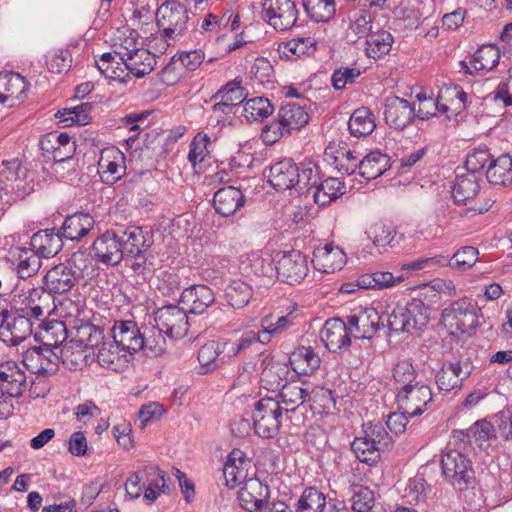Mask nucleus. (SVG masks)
<instances>
[{
    "label": "nucleus",
    "mask_w": 512,
    "mask_h": 512,
    "mask_svg": "<svg viewBox=\"0 0 512 512\" xmlns=\"http://www.w3.org/2000/svg\"><path fill=\"white\" fill-rule=\"evenodd\" d=\"M481 177L473 173L457 174L452 186V197L456 204H466L473 199L480 190Z\"/></svg>",
    "instance_id": "473e14b6"
},
{
    "label": "nucleus",
    "mask_w": 512,
    "mask_h": 512,
    "mask_svg": "<svg viewBox=\"0 0 512 512\" xmlns=\"http://www.w3.org/2000/svg\"><path fill=\"white\" fill-rule=\"evenodd\" d=\"M78 281V275L75 270L66 264H58L49 269L44 276L45 286L49 295L64 294L70 291Z\"/></svg>",
    "instance_id": "4be33fe9"
},
{
    "label": "nucleus",
    "mask_w": 512,
    "mask_h": 512,
    "mask_svg": "<svg viewBox=\"0 0 512 512\" xmlns=\"http://www.w3.org/2000/svg\"><path fill=\"white\" fill-rule=\"evenodd\" d=\"M396 228L389 223L378 221L372 224L366 234L376 247L388 246L396 236Z\"/></svg>",
    "instance_id": "4d7b16f0"
},
{
    "label": "nucleus",
    "mask_w": 512,
    "mask_h": 512,
    "mask_svg": "<svg viewBox=\"0 0 512 512\" xmlns=\"http://www.w3.org/2000/svg\"><path fill=\"white\" fill-rule=\"evenodd\" d=\"M28 169L21 160H3L0 165V200L11 203L23 199L32 188L27 183Z\"/></svg>",
    "instance_id": "20e7f679"
},
{
    "label": "nucleus",
    "mask_w": 512,
    "mask_h": 512,
    "mask_svg": "<svg viewBox=\"0 0 512 512\" xmlns=\"http://www.w3.org/2000/svg\"><path fill=\"white\" fill-rule=\"evenodd\" d=\"M39 328L40 331L35 333V340L43 345L28 348L23 354L26 362L33 359L34 354L40 357L43 352L52 353V348H58L67 338V329L63 321H43Z\"/></svg>",
    "instance_id": "9b49d317"
},
{
    "label": "nucleus",
    "mask_w": 512,
    "mask_h": 512,
    "mask_svg": "<svg viewBox=\"0 0 512 512\" xmlns=\"http://www.w3.org/2000/svg\"><path fill=\"white\" fill-rule=\"evenodd\" d=\"M180 302L189 307L190 313L202 314L215 302V296L207 285H192L183 290Z\"/></svg>",
    "instance_id": "cd10ccee"
},
{
    "label": "nucleus",
    "mask_w": 512,
    "mask_h": 512,
    "mask_svg": "<svg viewBox=\"0 0 512 512\" xmlns=\"http://www.w3.org/2000/svg\"><path fill=\"white\" fill-rule=\"evenodd\" d=\"M376 127L374 114L367 107L356 109L348 121L351 135L361 138L370 135Z\"/></svg>",
    "instance_id": "a19ab883"
},
{
    "label": "nucleus",
    "mask_w": 512,
    "mask_h": 512,
    "mask_svg": "<svg viewBox=\"0 0 512 512\" xmlns=\"http://www.w3.org/2000/svg\"><path fill=\"white\" fill-rule=\"evenodd\" d=\"M124 155L119 150H105L101 152L98 167L101 179L106 184H114L123 175L125 167Z\"/></svg>",
    "instance_id": "c756f323"
},
{
    "label": "nucleus",
    "mask_w": 512,
    "mask_h": 512,
    "mask_svg": "<svg viewBox=\"0 0 512 512\" xmlns=\"http://www.w3.org/2000/svg\"><path fill=\"white\" fill-rule=\"evenodd\" d=\"M41 267L40 256L30 249L22 248L17 265L18 278L27 279L35 275Z\"/></svg>",
    "instance_id": "13d9d810"
},
{
    "label": "nucleus",
    "mask_w": 512,
    "mask_h": 512,
    "mask_svg": "<svg viewBox=\"0 0 512 512\" xmlns=\"http://www.w3.org/2000/svg\"><path fill=\"white\" fill-rule=\"evenodd\" d=\"M393 378L402 387L412 386L417 382V372L414 365L408 360L399 361L393 368Z\"/></svg>",
    "instance_id": "774afa93"
},
{
    "label": "nucleus",
    "mask_w": 512,
    "mask_h": 512,
    "mask_svg": "<svg viewBox=\"0 0 512 512\" xmlns=\"http://www.w3.org/2000/svg\"><path fill=\"white\" fill-rule=\"evenodd\" d=\"M31 250L40 257H53L63 246V239L56 228L39 230L34 233L30 241Z\"/></svg>",
    "instance_id": "bb28decb"
},
{
    "label": "nucleus",
    "mask_w": 512,
    "mask_h": 512,
    "mask_svg": "<svg viewBox=\"0 0 512 512\" xmlns=\"http://www.w3.org/2000/svg\"><path fill=\"white\" fill-rule=\"evenodd\" d=\"M115 52H105L101 55L100 60L96 61L97 68L106 77L126 83L130 78L129 73H125L122 61L116 60Z\"/></svg>",
    "instance_id": "a18cd8bd"
},
{
    "label": "nucleus",
    "mask_w": 512,
    "mask_h": 512,
    "mask_svg": "<svg viewBox=\"0 0 512 512\" xmlns=\"http://www.w3.org/2000/svg\"><path fill=\"white\" fill-rule=\"evenodd\" d=\"M270 488L258 478L245 480L238 492L240 506L249 512H258L268 504Z\"/></svg>",
    "instance_id": "f3484780"
},
{
    "label": "nucleus",
    "mask_w": 512,
    "mask_h": 512,
    "mask_svg": "<svg viewBox=\"0 0 512 512\" xmlns=\"http://www.w3.org/2000/svg\"><path fill=\"white\" fill-rule=\"evenodd\" d=\"M351 333L347 321L330 318L320 330V339L330 352L337 353L350 347Z\"/></svg>",
    "instance_id": "dca6fc26"
},
{
    "label": "nucleus",
    "mask_w": 512,
    "mask_h": 512,
    "mask_svg": "<svg viewBox=\"0 0 512 512\" xmlns=\"http://www.w3.org/2000/svg\"><path fill=\"white\" fill-rule=\"evenodd\" d=\"M389 168L390 157L378 150L370 152L358 163L359 175L367 180L378 178Z\"/></svg>",
    "instance_id": "2f4dec72"
},
{
    "label": "nucleus",
    "mask_w": 512,
    "mask_h": 512,
    "mask_svg": "<svg viewBox=\"0 0 512 512\" xmlns=\"http://www.w3.org/2000/svg\"><path fill=\"white\" fill-rule=\"evenodd\" d=\"M227 348V342L209 341L205 343L198 351V361L202 373H208L219 366V356Z\"/></svg>",
    "instance_id": "37998d69"
},
{
    "label": "nucleus",
    "mask_w": 512,
    "mask_h": 512,
    "mask_svg": "<svg viewBox=\"0 0 512 512\" xmlns=\"http://www.w3.org/2000/svg\"><path fill=\"white\" fill-rule=\"evenodd\" d=\"M155 324L169 338H181L188 331L186 311L177 305H166L155 312Z\"/></svg>",
    "instance_id": "ddd939ff"
},
{
    "label": "nucleus",
    "mask_w": 512,
    "mask_h": 512,
    "mask_svg": "<svg viewBox=\"0 0 512 512\" xmlns=\"http://www.w3.org/2000/svg\"><path fill=\"white\" fill-rule=\"evenodd\" d=\"M32 327L33 322L19 309L0 312V341L9 346H17L26 340L32 333Z\"/></svg>",
    "instance_id": "1a4fd4ad"
},
{
    "label": "nucleus",
    "mask_w": 512,
    "mask_h": 512,
    "mask_svg": "<svg viewBox=\"0 0 512 512\" xmlns=\"http://www.w3.org/2000/svg\"><path fill=\"white\" fill-rule=\"evenodd\" d=\"M500 51L495 44H485L472 56L471 64L476 71H490L499 63Z\"/></svg>",
    "instance_id": "8fccbe9b"
},
{
    "label": "nucleus",
    "mask_w": 512,
    "mask_h": 512,
    "mask_svg": "<svg viewBox=\"0 0 512 512\" xmlns=\"http://www.w3.org/2000/svg\"><path fill=\"white\" fill-rule=\"evenodd\" d=\"M492 156L487 147L474 149L466 157L465 168L468 173L477 175L490 163Z\"/></svg>",
    "instance_id": "680f3d73"
},
{
    "label": "nucleus",
    "mask_w": 512,
    "mask_h": 512,
    "mask_svg": "<svg viewBox=\"0 0 512 512\" xmlns=\"http://www.w3.org/2000/svg\"><path fill=\"white\" fill-rule=\"evenodd\" d=\"M486 179L493 185L512 184V157L503 154L496 159L492 158L487 166Z\"/></svg>",
    "instance_id": "c9c22d12"
},
{
    "label": "nucleus",
    "mask_w": 512,
    "mask_h": 512,
    "mask_svg": "<svg viewBox=\"0 0 512 512\" xmlns=\"http://www.w3.org/2000/svg\"><path fill=\"white\" fill-rule=\"evenodd\" d=\"M444 479L459 491L472 488L475 472L471 460L458 450H449L441 458Z\"/></svg>",
    "instance_id": "39448f33"
},
{
    "label": "nucleus",
    "mask_w": 512,
    "mask_h": 512,
    "mask_svg": "<svg viewBox=\"0 0 512 512\" xmlns=\"http://www.w3.org/2000/svg\"><path fill=\"white\" fill-rule=\"evenodd\" d=\"M312 263L318 271L334 273L345 266L346 255L339 247L326 244L314 250Z\"/></svg>",
    "instance_id": "5701e85b"
},
{
    "label": "nucleus",
    "mask_w": 512,
    "mask_h": 512,
    "mask_svg": "<svg viewBox=\"0 0 512 512\" xmlns=\"http://www.w3.org/2000/svg\"><path fill=\"white\" fill-rule=\"evenodd\" d=\"M273 109L267 98L255 97L245 102L243 112L247 120L262 121L272 114Z\"/></svg>",
    "instance_id": "bf43d9fd"
},
{
    "label": "nucleus",
    "mask_w": 512,
    "mask_h": 512,
    "mask_svg": "<svg viewBox=\"0 0 512 512\" xmlns=\"http://www.w3.org/2000/svg\"><path fill=\"white\" fill-rule=\"evenodd\" d=\"M94 225L95 220L89 213L77 212L65 218L59 232L63 240L80 241Z\"/></svg>",
    "instance_id": "b1692460"
},
{
    "label": "nucleus",
    "mask_w": 512,
    "mask_h": 512,
    "mask_svg": "<svg viewBox=\"0 0 512 512\" xmlns=\"http://www.w3.org/2000/svg\"><path fill=\"white\" fill-rule=\"evenodd\" d=\"M478 249L473 246H464L460 248L449 259L447 265L452 269L466 271L470 269L478 260Z\"/></svg>",
    "instance_id": "052dcab7"
},
{
    "label": "nucleus",
    "mask_w": 512,
    "mask_h": 512,
    "mask_svg": "<svg viewBox=\"0 0 512 512\" xmlns=\"http://www.w3.org/2000/svg\"><path fill=\"white\" fill-rule=\"evenodd\" d=\"M307 15L315 22H327L335 15V0H303Z\"/></svg>",
    "instance_id": "864d4df0"
},
{
    "label": "nucleus",
    "mask_w": 512,
    "mask_h": 512,
    "mask_svg": "<svg viewBox=\"0 0 512 512\" xmlns=\"http://www.w3.org/2000/svg\"><path fill=\"white\" fill-rule=\"evenodd\" d=\"M92 251L95 259L105 265L116 266L125 257L117 227L107 230L104 234L96 238L92 244Z\"/></svg>",
    "instance_id": "2eb2a0df"
},
{
    "label": "nucleus",
    "mask_w": 512,
    "mask_h": 512,
    "mask_svg": "<svg viewBox=\"0 0 512 512\" xmlns=\"http://www.w3.org/2000/svg\"><path fill=\"white\" fill-rule=\"evenodd\" d=\"M274 262L278 279L289 285L301 283L309 271L307 257L299 250L278 252Z\"/></svg>",
    "instance_id": "6e6552de"
},
{
    "label": "nucleus",
    "mask_w": 512,
    "mask_h": 512,
    "mask_svg": "<svg viewBox=\"0 0 512 512\" xmlns=\"http://www.w3.org/2000/svg\"><path fill=\"white\" fill-rule=\"evenodd\" d=\"M278 116L281 119L282 129L289 133L301 129L309 120L308 113L304 108L295 103L282 105L278 111Z\"/></svg>",
    "instance_id": "4c0bfd02"
},
{
    "label": "nucleus",
    "mask_w": 512,
    "mask_h": 512,
    "mask_svg": "<svg viewBox=\"0 0 512 512\" xmlns=\"http://www.w3.org/2000/svg\"><path fill=\"white\" fill-rule=\"evenodd\" d=\"M26 384L25 372L15 363L0 365V389L9 397H18Z\"/></svg>",
    "instance_id": "7c9ffc66"
},
{
    "label": "nucleus",
    "mask_w": 512,
    "mask_h": 512,
    "mask_svg": "<svg viewBox=\"0 0 512 512\" xmlns=\"http://www.w3.org/2000/svg\"><path fill=\"white\" fill-rule=\"evenodd\" d=\"M241 84L242 80L240 78L227 82L212 95L211 100H217L219 97H222L231 108L240 105L248 96V92Z\"/></svg>",
    "instance_id": "3c124183"
},
{
    "label": "nucleus",
    "mask_w": 512,
    "mask_h": 512,
    "mask_svg": "<svg viewBox=\"0 0 512 512\" xmlns=\"http://www.w3.org/2000/svg\"><path fill=\"white\" fill-rule=\"evenodd\" d=\"M118 235L124 256L137 255L146 252L151 244L147 239V233L139 226H117Z\"/></svg>",
    "instance_id": "a878e982"
},
{
    "label": "nucleus",
    "mask_w": 512,
    "mask_h": 512,
    "mask_svg": "<svg viewBox=\"0 0 512 512\" xmlns=\"http://www.w3.org/2000/svg\"><path fill=\"white\" fill-rule=\"evenodd\" d=\"M380 316L375 308H360L347 317V324L357 333L356 338L371 339L379 330Z\"/></svg>",
    "instance_id": "412c9836"
},
{
    "label": "nucleus",
    "mask_w": 512,
    "mask_h": 512,
    "mask_svg": "<svg viewBox=\"0 0 512 512\" xmlns=\"http://www.w3.org/2000/svg\"><path fill=\"white\" fill-rule=\"evenodd\" d=\"M92 108V103H81L76 107L64 109L63 112L58 111L55 117L59 118L62 127H70L75 124L86 125L91 120L90 112Z\"/></svg>",
    "instance_id": "49530a36"
},
{
    "label": "nucleus",
    "mask_w": 512,
    "mask_h": 512,
    "mask_svg": "<svg viewBox=\"0 0 512 512\" xmlns=\"http://www.w3.org/2000/svg\"><path fill=\"white\" fill-rule=\"evenodd\" d=\"M283 408L281 403L271 397L256 402L253 411L255 433L262 438H273L281 426Z\"/></svg>",
    "instance_id": "0eeeda50"
},
{
    "label": "nucleus",
    "mask_w": 512,
    "mask_h": 512,
    "mask_svg": "<svg viewBox=\"0 0 512 512\" xmlns=\"http://www.w3.org/2000/svg\"><path fill=\"white\" fill-rule=\"evenodd\" d=\"M393 36L390 32L381 30L371 32L366 39L367 56L377 59L389 53L393 43Z\"/></svg>",
    "instance_id": "de8ad7c7"
},
{
    "label": "nucleus",
    "mask_w": 512,
    "mask_h": 512,
    "mask_svg": "<svg viewBox=\"0 0 512 512\" xmlns=\"http://www.w3.org/2000/svg\"><path fill=\"white\" fill-rule=\"evenodd\" d=\"M252 296V287L241 280H233L225 289V297L229 305L235 309L245 307Z\"/></svg>",
    "instance_id": "09e8293b"
},
{
    "label": "nucleus",
    "mask_w": 512,
    "mask_h": 512,
    "mask_svg": "<svg viewBox=\"0 0 512 512\" xmlns=\"http://www.w3.org/2000/svg\"><path fill=\"white\" fill-rule=\"evenodd\" d=\"M72 58L69 51L61 49L53 50L48 53L46 64L48 70L52 73H63L70 69Z\"/></svg>",
    "instance_id": "0e129e2a"
},
{
    "label": "nucleus",
    "mask_w": 512,
    "mask_h": 512,
    "mask_svg": "<svg viewBox=\"0 0 512 512\" xmlns=\"http://www.w3.org/2000/svg\"><path fill=\"white\" fill-rule=\"evenodd\" d=\"M311 190L315 203L326 206L344 194L345 186L338 178L329 177L323 181L319 179Z\"/></svg>",
    "instance_id": "f704fd0d"
},
{
    "label": "nucleus",
    "mask_w": 512,
    "mask_h": 512,
    "mask_svg": "<svg viewBox=\"0 0 512 512\" xmlns=\"http://www.w3.org/2000/svg\"><path fill=\"white\" fill-rule=\"evenodd\" d=\"M307 401L314 414L328 415L335 408L336 400L333 392L323 386H317L308 391Z\"/></svg>",
    "instance_id": "79ce46f5"
},
{
    "label": "nucleus",
    "mask_w": 512,
    "mask_h": 512,
    "mask_svg": "<svg viewBox=\"0 0 512 512\" xmlns=\"http://www.w3.org/2000/svg\"><path fill=\"white\" fill-rule=\"evenodd\" d=\"M404 315L409 320L410 333L424 328L430 320V307L421 299L413 298L402 306Z\"/></svg>",
    "instance_id": "ea45409f"
},
{
    "label": "nucleus",
    "mask_w": 512,
    "mask_h": 512,
    "mask_svg": "<svg viewBox=\"0 0 512 512\" xmlns=\"http://www.w3.org/2000/svg\"><path fill=\"white\" fill-rule=\"evenodd\" d=\"M361 75V71L355 67H340L335 69L331 75V84L335 90H342L348 84L355 83Z\"/></svg>",
    "instance_id": "69168bd1"
},
{
    "label": "nucleus",
    "mask_w": 512,
    "mask_h": 512,
    "mask_svg": "<svg viewBox=\"0 0 512 512\" xmlns=\"http://www.w3.org/2000/svg\"><path fill=\"white\" fill-rule=\"evenodd\" d=\"M363 434L352 441L351 450L361 463L372 467L380 461L381 453L391 448L393 438L381 422L367 423Z\"/></svg>",
    "instance_id": "f03ea898"
},
{
    "label": "nucleus",
    "mask_w": 512,
    "mask_h": 512,
    "mask_svg": "<svg viewBox=\"0 0 512 512\" xmlns=\"http://www.w3.org/2000/svg\"><path fill=\"white\" fill-rule=\"evenodd\" d=\"M50 295L44 289L34 288L30 291L29 296L26 297L27 307L19 309L21 313L33 319L42 320L47 313L49 307Z\"/></svg>",
    "instance_id": "58836bf2"
},
{
    "label": "nucleus",
    "mask_w": 512,
    "mask_h": 512,
    "mask_svg": "<svg viewBox=\"0 0 512 512\" xmlns=\"http://www.w3.org/2000/svg\"><path fill=\"white\" fill-rule=\"evenodd\" d=\"M326 496L315 487L306 488L297 503L298 512H321L327 504Z\"/></svg>",
    "instance_id": "6e6d98bb"
},
{
    "label": "nucleus",
    "mask_w": 512,
    "mask_h": 512,
    "mask_svg": "<svg viewBox=\"0 0 512 512\" xmlns=\"http://www.w3.org/2000/svg\"><path fill=\"white\" fill-rule=\"evenodd\" d=\"M351 508L355 512H369L374 506L375 497L368 487L359 486L353 491Z\"/></svg>",
    "instance_id": "e2e57ef3"
},
{
    "label": "nucleus",
    "mask_w": 512,
    "mask_h": 512,
    "mask_svg": "<svg viewBox=\"0 0 512 512\" xmlns=\"http://www.w3.org/2000/svg\"><path fill=\"white\" fill-rule=\"evenodd\" d=\"M28 90L26 79L18 73H0V104L21 100Z\"/></svg>",
    "instance_id": "72a5a7b5"
},
{
    "label": "nucleus",
    "mask_w": 512,
    "mask_h": 512,
    "mask_svg": "<svg viewBox=\"0 0 512 512\" xmlns=\"http://www.w3.org/2000/svg\"><path fill=\"white\" fill-rule=\"evenodd\" d=\"M61 357L63 363L74 370L82 369L92 360L90 352L71 341L61 348Z\"/></svg>",
    "instance_id": "603ef678"
},
{
    "label": "nucleus",
    "mask_w": 512,
    "mask_h": 512,
    "mask_svg": "<svg viewBox=\"0 0 512 512\" xmlns=\"http://www.w3.org/2000/svg\"><path fill=\"white\" fill-rule=\"evenodd\" d=\"M396 401L400 410L409 417H416L423 414L432 402V391L428 385L417 381L412 386L401 387Z\"/></svg>",
    "instance_id": "f8f14e48"
},
{
    "label": "nucleus",
    "mask_w": 512,
    "mask_h": 512,
    "mask_svg": "<svg viewBox=\"0 0 512 512\" xmlns=\"http://www.w3.org/2000/svg\"><path fill=\"white\" fill-rule=\"evenodd\" d=\"M99 365L114 372L123 371L128 365L127 352H124L108 335V339L99 347L95 354Z\"/></svg>",
    "instance_id": "393cba45"
},
{
    "label": "nucleus",
    "mask_w": 512,
    "mask_h": 512,
    "mask_svg": "<svg viewBox=\"0 0 512 512\" xmlns=\"http://www.w3.org/2000/svg\"><path fill=\"white\" fill-rule=\"evenodd\" d=\"M466 436L468 441L472 443L487 442L495 437V429L492 423L486 420H478L467 430Z\"/></svg>",
    "instance_id": "338daca9"
},
{
    "label": "nucleus",
    "mask_w": 512,
    "mask_h": 512,
    "mask_svg": "<svg viewBox=\"0 0 512 512\" xmlns=\"http://www.w3.org/2000/svg\"><path fill=\"white\" fill-rule=\"evenodd\" d=\"M244 203L245 197L243 193L234 186L220 188L213 197L215 211L223 217L234 215Z\"/></svg>",
    "instance_id": "c85d7f7f"
},
{
    "label": "nucleus",
    "mask_w": 512,
    "mask_h": 512,
    "mask_svg": "<svg viewBox=\"0 0 512 512\" xmlns=\"http://www.w3.org/2000/svg\"><path fill=\"white\" fill-rule=\"evenodd\" d=\"M279 390L282 408L286 413L294 412L307 401L308 389L298 381L285 382Z\"/></svg>",
    "instance_id": "e433bc0d"
},
{
    "label": "nucleus",
    "mask_w": 512,
    "mask_h": 512,
    "mask_svg": "<svg viewBox=\"0 0 512 512\" xmlns=\"http://www.w3.org/2000/svg\"><path fill=\"white\" fill-rule=\"evenodd\" d=\"M165 333L160 331L155 325L151 328H145L142 332L143 344L142 349L146 354L153 357L162 355L166 351Z\"/></svg>",
    "instance_id": "5fc2aeb1"
},
{
    "label": "nucleus",
    "mask_w": 512,
    "mask_h": 512,
    "mask_svg": "<svg viewBox=\"0 0 512 512\" xmlns=\"http://www.w3.org/2000/svg\"><path fill=\"white\" fill-rule=\"evenodd\" d=\"M110 336L124 352L129 354L142 349L143 336L136 322L132 320L116 321Z\"/></svg>",
    "instance_id": "a211bd4d"
},
{
    "label": "nucleus",
    "mask_w": 512,
    "mask_h": 512,
    "mask_svg": "<svg viewBox=\"0 0 512 512\" xmlns=\"http://www.w3.org/2000/svg\"><path fill=\"white\" fill-rule=\"evenodd\" d=\"M477 312L471 299H458L442 310L441 324L451 335H471L479 325Z\"/></svg>",
    "instance_id": "7ed1b4c3"
},
{
    "label": "nucleus",
    "mask_w": 512,
    "mask_h": 512,
    "mask_svg": "<svg viewBox=\"0 0 512 512\" xmlns=\"http://www.w3.org/2000/svg\"><path fill=\"white\" fill-rule=\"evenodd\" d=\"M434 113L425 111L419 107L415 110L414 103H410L398 96H388L384 103V120L388 126L396 130L405 129L416 117L424 120L429 119Z\"/></svg>",
    "instance_id": "423d86ee"
},
{
    "label": "nucleus",
    "mask_w": 512,
    "mask_h": 512,
    "mask_svg": "<svg viewBox=\"0 0 512 512\" xmlns=\"http://www.w3.org/2000/svg\"><path fill=\"white\" fill-rule=\"evenodd\" d=\"M122 61L124 69L137 78L150 74L156 64L155 55L144 48L128 50L125 53L115 52Z\"/></svg>",
    "instance_id": "aec40b11"
},
{
    "label": "nucleus",
    "mask_w": 512,
    "mask_h": 512,
    "mask_svg": "<svg viewBox=\"0 0 512 512\" xmlns=\"http://www.w3.org/2000/svg\"><path fill=\"white\" fill-rule=\"evenodd\" d=\"M260 381L262 386L271 391L279 390L289 375V368L286 364L276 361L269 354L261 353Z\"/></svg>",
    "instance_id": "6ab92c4d"
},
{
    "label": "nucleus",
    "mask_w": 512,
    "mask_h": 512,
    "mask_svg": "<svg viewBox=\"0 0 512 512\" xmlns=\"http://www.w3.org/2000/svg\"><path fill=\"white\" fill-rule=\"evenodd\" d=\"M156 22L165 37L176 38L187 27V9L176 0H168L157 9Z\"/></svg>",
    "instance_id": "9d476101"
},
{
    "label": "nucleus",
    "mask_w": 512,
    "mask_h": 512,
    "mask_svg": "<svg viewBox=\"0 0 512 512\" xmlns=\"http://www.w3.org/2000/svg\"><path fill=\"white\" fill-rule=\"evenodd\" d=\"M402 281V277H394L388 271H376L365 273L358 277L357 285L359 289H385L395 286Z\"/></svg>",
    "instance_id": "c03bdc74"
},
{
    "label": "nucleus",
    "mask_w": 512,
    "mask_h": 512,
    "mask_svg": "<svg viewBox=\"0 0 512 512\" xmlns=\"http://www.w3.org/2000/svg\"><path fill=\"white\" fill-rule=\"evenodd\" d=\"M319 180V168L311 160L297 164L291 158H284L270 166L268 182L276 190L295 189L306 194Z\"/></svg>",
    "instance_id": "f257e3e1"
},
{
    "label": "nucleus",
    "mask_w": 512,
    "mask_h": 512,
    "mask_svg": "<svg viewBox=\"0 0 512 512\" xmlns=\"http://www.w3.org/2000/svg\"><path fill=\"white\" fill-rule=\"evenodd\" d=\"M263 11L267 22L280 31L292 28L298 18V10L293 0H265Z\"/></svg>",
    "instance_id": "4468645a"
}]
</instances>
